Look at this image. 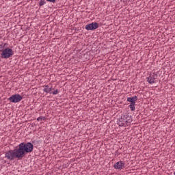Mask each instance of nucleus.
Listing matches in <instances>:
<instances>
[{
    "mask_svg": "<svg viewBox=\"0 0 175 175\" xmlns=\"http://www.w3.org/2000/svg\"><path fill=\"white\" fill-rule=\"evenodd\" d=\"M51 94H53V95H57V94H59V90H56L53 92H51Z\"/></svg>",
    "mask_w": 175,
    "mask_h": 175,
    "instance_id": "obj_15",
    "label": "nucleus"
},
{
    "mask_svg": "<svg viewBox=\"0 0 175 175\" xmlns=\"http://www.w3.org/2000/svg\"><path fill=\"white\" fill-rule=\"evenodd\" d=\"M46 3V1L44 0H40L39 3V6H43Z\"/></svg>",
    "mask_w": 175,
    "mask_h": 175,
    "instance_id": "obj_13",
    "label": "nucleus"
},
{
    "mask_svg": "<svg viewBox=\"0 0 175 175\" xmlns=\"http://www.w3.org/2000/svg\"><path fill=\"white\" fill-rule=\"evenodd\" d=\"M13 50L10 48H5L3 51V53L1 54V58L4 59H8V58H10L13 55Z\"/></svg>",
    "mask_w": 175,
    "mask_h": 175,
    "instance_id": "obj_2",
    "label": "nucleus"
},
{
    "mask_svg": "<svg viewBox=\"0 0 175 175\" xmlns=\"http://www.w3.org/2000/svg\"><path fill=\"white\" fill-rule=\"evenodd\" d=\"M86 31H95L97 28H99V25L96 22L88 24L85 27Z\"/></svg>",
    "mask_w": 175,
    "mask_h": 175,
    "instance_id": "obj_5",
    "label": "nucleus"
},
{
    "mask_svg": "<svg viewBox=\"0 0 175 175\" xmlns=\"http://www.w3.org/2000/svg\"><path fill=\"white\" fill-rule=\"evenodd\" d=\"M14 150H10L5 152V158L10 161H13L16 159H23L26 154H29L33 151V144L31 142H22Z\"/></svg>",
    "mask_w": 175,
    "mask_h": 175,
    "instance_id": "obj_1",
    "label": "nucleus"
},
{
    "mask_svg": "<svg viewBox=\"0 0 175 175\" xmlns=\"http://www.w3.org/2000/svg\"><path fill=\"white\" fill-rule=\"evenodd\" d=\"M5 49H3V45L1 44H0V53H3V51Z\"/></svg>",
    "mask_w": 175,
    "mask_h": 175,
    "instance_id": "obj_16",
    "label": "nucleus"
},
{
    "mask_svg": "<svg viewBox=\"0 0 175 175\" xmlns=\"http://www.w3.org/2000/svg\"><path fill=\"white\" fill-rule=\"evenodd\" d=\"M44 87H45L43 90L44 92H46V94H49L51 92V91H53V87L49 88V85H44Z\"/></svg>",
    "mask_w": 175,
    "mask_h": 175,
    "instance_id": "obj_7",
    "label": "nucleus"
},
{
    "mask_svg": "<svg viewBox=\"0 0 175 175\" xmlns=\"http://www.w3.org/2000/svg\"><path fill=\"white\" fill-rule=\"evenodd\" d=\"M136 100H137V96H136L127 98V102H130L131 103H136Z\"/></svg>",
    "mask_w": 175,
    "mask_h": 175,
    "instance_id": "obj_6",
    "label": "nucleus"
},
{
    "mask_svg": "<svg viewBox=\"0 0 175 175\" xmlns=\"http://www.w3.org/2000/svg\"><path fill=\"white\" fill-rule=\"evenodd\" d=\"M6 46H8V44H7V43H5V44H3V48L6 47Z\"/></svg>",
    "mask_w": 175,
    "mask_h": 175,
    "instance_id": "obj_18",
    "label": "nucleus"
},
{
    "mask_svg": "<svg viewBox=\"0 0 175 175\" xmlns=\"http://www.w3.org/2000/svg\"><path fill=\"white\" fill-rule=\"evenodd\" d=\"M46 117L44 116H40L37 118V121H45Z\"/></svg>",
    "mask_w": 175,
    "mask_h": 175,
    "instance_id": "obj_12",
    "label": "nucleus"
},
{
    "mask_svg": "<svg viewBox=\"0 0 175 175\" xmlns=\"http://www.w3.org/2000/svg\"><path fill=\"white\" fill-rule=\"evenodd\" d=\"M133 120L132 119V116H129V118L126 120V126H129L132 124Z\"/></svg>",
    "mask_w": 175,
    "mask_h": 175,
    "instance_id": "obj_8",
    "label": "nucleus"
},
{
    "mask_svg": "<svg viewBox=\"0 0 175 175\" xmlns=\"http://www.w3.org/2000/svg\"><path fill=\"white\" fill-rule=\"evenodd\" d=\"M135 105H136V103H131L129 105V107L131 110V111H135Z\"/></svg>",
    "mask_w": 175,
    "mask_h": 175,
    "instance_id": "obj_11",
    "label": "nucleus"
},
{
    "mask_svg": "<svg viewBox=\"0 0 175 175\" xmlns=\"http://www.w3.org/2000/svg\"><path fill=\"white\" fill-rule=\"evenodd\" d=\"M129 118V114H125L121 116V118L119 119V121L118 122V125L119 126H125L126 127V120Z\"/></svg>",
    "mask_w": 175,
    "mask_h": 175,
    "instance_id": "obj_4",
    "label": "nucleus"
},
{
    "mask_svg": "<svg viewBox=\"0 0 175 175\" xmlns=\"http://www.w3.org/2000/svg\"><path fill=\"white\" fill-rule=\"evenodd\" d=\"M48 2H52V3H55V0H46Z\"/></svg>",
    "mask_w": 175,
    "mask_h": 175,
    "instance_id": "obj_17",
    "label": "nucleus"
},
{
    "mask_svg": "<svg viewBox=\"0 0 175 175\" xmlns=\"http://www.w3.org/2000/svg\"><path fill=\"white\" fill-rule=\"evenodd\" d=\"M22 100L23 96L18 94H14L8 98V100L12 103H18V102H21Z\"/></svg>",
    "mask_w": 175,
    "mask_h": 175,
    "instance_id": "obj_3",
    "label": "nucleus"
},
{
    "mask_svg": "<svg viewBox=\"0 0 175 175\" xmlns=\"http://www.w3.org/2000/svg\"><path fill=\"white\" fill-rule=\"evenodd\" d=\"M154 80L155 78H153L151 75L147 78V81L149 83V84H154V83H155Z\"/></svg>",
    "mask_w": 175,
    "mask_h": 175,
    "instance_id": "obj_9",
    "label": "nucleus"
},
{
    "mask_svg": "<svg viewBox=\"0 0 175 175\" xmlns=\"http://www.w3.org/2000/svg\"><path fill=\"white\" fill-rule=\"evenodd\" d=\"M120 167L121 169L125 168V163L124 161H120Z\"/></svg>",
    "mask_w": 175,
    "mask_h": 175,
    "instance_id": "obj_14",
    "label": "nucleus"
},
{
    "mask_svg": "<svg viewBox=\"0 0 175 175\" xmlns=\"http://www.w3.org/2000/svg\"><path fill=\"white\" fill-rule=\"evenodd\" d=\"M114 167L115 169L120 170H121V163L120 161L117 162L116 163L114 164Z\"/></svg>",
    "mask_w": 175,
    "mask_h": 175,
    "instance_id": "obj_10",
    "label": "nucleus"
},
{
    "mask_svg": "<svg viewBox=\"0 0 175 175\" xmlns=\"http://www.w3.org/2000/svg\"><path fill=\"white\" fill-rule=\"evenodd\" d=\"M174 174L175 175V172H174Z\"/></svg>",
    "mask_w": 175,
    "mask_h": 175,
    "instance_id": "obj_19",
    "label": "nucleus"
}]
</instances>
